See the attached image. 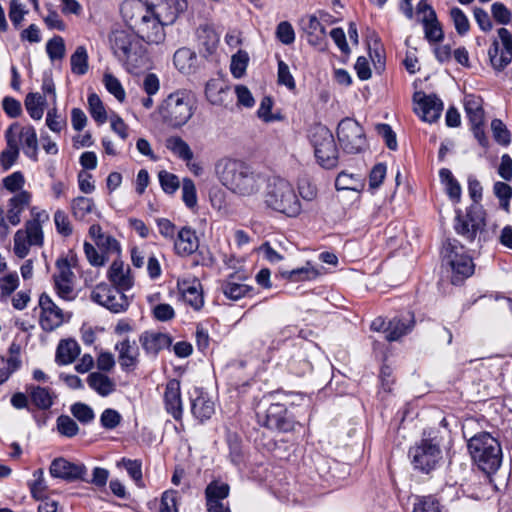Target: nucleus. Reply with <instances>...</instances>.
<instances>
[{
    "instance_id": "obj_1",
    "label": "nucleus",
    "mask_w": 512,
    "mask_h": 512,
    "mask_svg": "<svg viewBox=\"0 0 512 512\" xmlns=\"http://www.w3.org/2000/svg\"><path fill=\"white\" fill-rule=\"evenodd\" d=\"M220 183L241 198H254L266 184V177L250 165L236 159L221 160L216 166Z\"/></svg>"
},
{
    "instance_id": "obj_2",
    "label": "nucleus",
    "mask_w": 512,
    "mask_h": 512,
    "mask_svg": "<svg viewBox=\"0 0 512 512\" xmlns=\"http://www.w3.org/2000/svg\"><path fill=\"white\" fill-rule=\"evenodd\" d=\"M121 15L137 37L147 44L159 45L164 42L167 26L153 10L152 4L142 0H124Z\"/></svg>"
},
{
    "instance_id": "obj_3",
    "label": "nucleus",
    "mask_w": 512,
    "mask_h": 512,
    "mask_svg": "<svg viewBox=\"0 0 512 512\" xmlns=\"http://www.w3.org/2000/svg\"><path fill=\"white\" fill-rule=\"evenodd\" d=\"M265 187L263 201L266 208L290 218H296L302 213V203L297 190L289 180L272 177L266 179Z\"/></svg>"
},
{
    "instance_id": "obj_4",
    "label": "nucleus",
    "mask_w": 512,
    "mask_h": 512,
    "mask_svg": "<svg viewBox=\"0 0 512 512\" xmlns=\"http://www.w3.org/2000/svg\"><path fill=\"white\" fill-rule=\"evenodd\" d=\"M111 48L117 59L129 73L136 74L147 65V57L141 40L126 30H115L110 35Z\"/></svg>"
},
{
    "instance_id": "obj_5",
    "label": "nucleus",
    "mask_w": 512,
    "mask_h": 512,
    "mask_svg": "<svg viewBox=\"0 0 512 512\" xmlns=\"http://www.w3.org/2000/svg\"><path fill=\"white\" fill-rule=\"evenodd\" d=\"M467 448L473 462L487 474L495 473L502 463L499 441L488 432H481L468 440Z\"/></svg>"
},
{
    "instance_id": "obj_6",
    "label": "nucleus",
    "mask_w": 512,
    "mask_h": 512,
    "mask_svg": "<svg viewBox=\"0 0 512 512\" xmlns=\"http://www.w3.org/2000/svg\"><path fill=\"white\" fill-rule=\"evenodd\" d=\"M195 108L194 95L186 90H178L163 100L159 106V114L170 126L181 127L191 119Z\"/></svg>"
},
{
    "instance_id": "obj_7",
    "label": "nucleus",
    "mask_w": 512,
    "mask_h": 512,
    "mask_svg": "<svg viewBox=\"0 0 512 512\" xmlns=\"http://www.w3.org/2000/svg\"><path fill=\"white\" fill-rule=\"evenodd\" d=\"M443 262L452 271L454 284L463 281L474 273V263L463 245L457 240H448L442 250Z\"/></svg>"
},
{
    "instance_id": "obj_8",
    "label": "nucleus",
    "mask_w": 512,
    "mask_h": 512,
    "mask_svg": "<svg viewBox=\"0 0 512 512\" xmlns=\"http://www.w3.org/2000/svg\"><path fill=\"white\" fill-rule=\"evenodd\" d=\"M310 139L318 163L327 169L335 167L338 162V150L331 131L322 125L315 126Z\"/></svg>"
},
{
    "instance_id": "obj_9",
    "label": "nucleus",
    "mask_w": 512,
    "mask_h": 512,
    "mask_svg": "<svg viewBox=\"0 0 512 512\" xmlns=\"http://www.w3.org/2000/svg\"><path fill=\"white\" fill-rule=\"evenodd\" d=\"M491 67L502 72L512 61V33L502 27L497 30V37L491 40L487 51Z\"/></svg>"
},
{
    "instance_id": "obj_10",
    "label": "nucleus",
    "mask_w": 512,
    "mask_h": 512,
    "mask_svg": "<svg viewBox=\"0 0 512 512\" xmlns=\"http://www.w3.org/2000/svg\"><path fill=\"white\" fill-rule=\"evenodd\" d=\"M337 136L342 148L348 153H359L366 147L362 126L351 118H345L338 124Z\"/></svg>"
},
{
    "instance_id": "obj_11",
    "label": "nucleus",
    "mask_w": 512,
    "mask_h": 512,
    "mask_svg": "<svg viewBox=\"0 0 512 512\" xmlns=\"http://www.w3.org/2000/svg\"><path fill=\"white\" fill-rule=\"evenodd\" d=\"M73 257L59 258L56 261V271L53 275L54 287L57 295L65 300L72 301L76 297L75 274L72 271Z\"/></svg>"
},
{
    "instance_id": "obj_12",
    "label": "nucleus",
    "mask_w": 512,
    "mask_h": 512,
    "mask_svg": "<svg viewBox=\"0 0 512 512\" xmlns=\"http://www.w3.org/2000/svg\"><path fill=\"white\" fill-rule=\"evenodd\" d=\"M409 456L415 469L428 473L436 467L440 460L441 450L438 444L432 440L424 439L410 448Z\"/></svg>"
},
{
    "instance_id": "obj_13",
    "label": "nucleus",
    "mask_w": 512,
    "mask_h": 512,
    "mask_svg": "<svg viewBox=\"0 0 512 512\" xmlns=\"http://www.w3.org/2000/svg\"><path fill=\"white\" fill-rule=\"evenodd\" d=\"M93 301L113 313L124 312L129 306V298L125 292L106 283L98 284L92 291Z\"/></svg>"
},
{
    "instance_id": "obj_14",
    "label": "nucleus",
    "mask_w": 512,
    "mask_h": 512,
    "mask_svg": "<svg viewBox=\"0 0 512 512\" xmlns=\"http://www.w3.org/2000/svg\"><path fill=\"white\" fill-rule=\"evenodd\" d=\"M259 422L271 430L289 432L294 430L295 421L288 415L285 404L270 403L264 414L257 412Z\"/></svg>"
},
{
    "instance_id": "obj_15",
    "label": "nucleus",
    "mask_w": 512,
    "mask_h": 512,
    "mask_svg": "<svg viewBox=\"0 0 512 512\" xmlns=\"http://www.w3.org/2000/svg\"><path fill=\"white\" fill-rule=\"evenodd\" d=\"M6 132L15 140L16 145L22 148L23 153L31 160H38V139L34 127L12 124Z\"/></svg>"
},
{
    "instance_id": "obj_16",
    "label": "nucleus",
    "mask_w": 512,
    "mask_h": 512,
    "mask_svg": "<svg viewBox=\"0 0 512 512\" xmlns=\"http://www.w3.org/2000/svg\"><path fill=\"white\" fill-rule=\"evenodd\" d=\"M38 306L40 310L39 324L43 330L53 331L64 323L63 310L46 293L40 295Z\"/></svg>"
},
{
    "instance_id": "obj_17",
    "label": "nucleus",
    "mask_w": 512,
    "mask_h": 512,
    "mask_svg": "<svg viewBox=\"0 0 512 512\" xmlns=\"http://www.w3.org/2000/svg\"><path fill=\"white\" fill-rule=\"evenodd\" d=\"M43 243V233L31 224L30 228L18 230L14 235V253L19 258H25L30 251L31 246H41Z\"/></svg>"
},
{
    "instance_id": "obj_18",
    "label": "nucleus",
    "mask_w": 512,
    "mask_h": 512,
    "mask_svg": "<svg viewBox=\"0 0 512 512\" xmlns=\"http://www.w3.org/2000/svg\"><path fill=\"white\" fill-rule=\"evenodd\" d=\"M50 474L54 478L68 481L84 480L87 469L82 463H73L64 458H56L50 465Z\"/></svg>"
},
{
    "instance_id": "obj_19",
    "label": "nucleus",
    "mask_w": 512,
    "mask_h": 512,
    "mask_svg": "<svg viewBox=\"0 0 512 512\" xmlns=\"http://www.w3.org/2000/svg\"><path fill=\"white\" fill-rule=\"evenodd\" d=\"M416 113L425 122L433 123L441 115L443 110V102L435 95L416 94Z\"/></svg>"
},
{
    "instance_id": "obj_20",
    "label": "nucleus",
    "mask_w": 512,
    "mask_h": 512,
    "mask_svg": "<svg viewBox=\"0 0 512 512\" xmlns=\"http://www.w3.org/2000/svg\"><path fill=\"white\" fill-rule=\"evenodd\" d=\"M107 277L115 287L124 292L130 290L134 286V276L128 265L122 260L115 259L109 267Z\"/></svg>"
},
{
    "instance_id": "obj_21",
    "label": "nucleus",
    "mask_w": 512,
    "mask_h": 512,
    "mask_svg": "<svg viewBox=\"0 0 512 512\" xmlns=\"http://www.w3.org/2000/svg\"><path fill=\"white\" fill-rule=\"evenodd\" d=\"M163 399L166 411L171 414L174 419L179 420L183 413V402L180 382L177 379H171L167 382Z\"/></svg>"
},
{
    "instance_id": "obj_22",
    "label": "nucleus",
    "mask_w": 512,
    "mask_h": 512,
    "mask_svg": "<svg viewBox=\"0 0 512 512\" xmlns=\"http://www.w3.org/2000/svg\"><path fill=\"white\" fill-rule=\"evenodd\" d=\"M139 341L146 355L151 358H155L160 351L169 348L172 343L168 334L155 331L142 333Z\"/></svg>"
},
{
    "instance_id": "obj_23",
    "label": "nucleus",
    "mask_w": 512,
    "mask_h": 512,
    "mask_svg": "<svg viewBox=\"0 0 512 512\" xmlns=\"http://www.w3.org/2000/svg\"><path fill=\"white\" fill-rule=\"evenodd\" d=\"M115 350L118 352V362L122 370L133 371L139 362V349L134 341L128 338L117 342Z\"/></svg>"
},
{
    "instance_id": "obj_24",
    "label": "nucleus",
    "mask_w": 512,
    "mask_h": 512,
    "mask_svg": "<svg viewBox=\"0 0 512 512\" xmlns=\"http://www.w3.org/2000/svg\"><path fill=\"white\" fill-rule=\"evenodd\" d=\"M178 289L186 304L194 310H200L204 305L202 286L197 279H183L178 281Z\"/></svg>"
},
{
    "instance_id": "obj_25",
    "label": "nucleus",
    "mask_w": 512,
    "mask_h": 512,
    "mask_svg": "<svg viewBox=\"0 0 512 512\" xmlns=\"http://www.w3.org/2000/svg\"><path fill=\"white\" fill-rule=\"evenodd\" d=\"M32 201V193L29 191H20L13 195L7 202L6 219L12 226H17L21 222V215L28 208Z\"/></svg>"
},
{
    "instance_id": "obj_26",
    "label": "nucleus",
    "mask_w": 512,
    "mask_h": 512,
    "mask_svg": "<svg viewBox=\"0 0 512 512\" xmlns=\"http://www.w3.org/2000/svg\"><path fill=\"white\" fill-rule=\"evenodd\" d=\"M152 7L166 25H171L187 9V0H159Z\"/></svg>"
},
{
    "instance_id": "obj_27",
    "label": "nucleus",
    "mask_w": 512,
    "mask_h": 512,
    "mask_svg": "<svg viewBox=\"0 0 512 512\" xmlns=\"http://www.w3.org/2000/svg\"><path fill=\"white\" fill-rule=\"evenodd\" d=\"M199 247V240L196 232L188 227L184 226L177 231L174 239V250L176 254L180 256H189L193 254Z\"/></svg>"
},
{
    "instance_id": "obj_28",
    "label": "nucleus",
    "mask_w": 512,
    "mask_h": 512,
    "mask_svg": "<svg viewBox=\"0 0 512 512\" xmlns=\"http://www.w3.org/2000/svg\"><path fill=\"white\" fill-rule=\"evenodd\" d=\"M192 414L200 421H205L214 414V402L202 389L195 388L191 394Z\"/></svg>"
},
{
    "instance_id": "obj_29",
    "label": "nucleus",
    "mask_w": 512,
    "mask_h": 512,
    "mask_svg": "<svg viewBox=\"0 0 512 512\" xmlns=\"http://www.w3.org/2000/svg\"><path fill=\"white\" fill-rule=\"evenodd\" d=\"M414 323V315L411 312H407L400 317L393 318L385 328L386 339L388 341H396L400 339L413 329Z\"/></svg>"
},
{
    "instance_id": "obj_30",
    "label": "nucleus",
    "mask_w": 512,
    "mask_h": 512,
    "mask_svg": "<svg viewBox=\"0 0 512 512\" xmlns=\"http://www.w3.org/2000/svg\"><path fill=\"white\" fill-rule=\"evenodd\" d=\"M480 226V220L475 219L470 213L463 216L460 210L456 211L455 230L467 241L472 242L476 238Z\"/></svg>"
},
{
    "instance_id": "obj_31",
    "label": "nucleus",
    "mask_w": 512,
    "mask_h": 512,
    "mask_svg": "<svg viewBox=\"0 0 512 512\" xmlns=\"http://www.w3.org/2000/svg\"><path fill=\"white\" fill-rule=\"evenodd\" d=\"M321 269L312 264L310 261L302 267L292 270H283L280 272L281 277L290 282L312 281L321 275Z\"/></svg>"
},
{
    "instance_id": "obj_32",
    "label": "nucleus",
    "mask_w": 512,
    "mask_h": 512,
    "mask_svg": "<svg viewBox=\"0 0 512 512\" xmlns=\"http://www.w3.org/2000/svg\"><path fill=\"white\" fill-rule=\"evenodd\" d=\"M26 394L29 396L31 402L41 410L49 409L56 398L55 393L50 388L38 385H27Z\"/></svg>"
},
{
    "instance_id": "obj_33",
    "label": "nucleus",
    "mask_w": 512,
    "mask_h": 512,
    "mask_svg": "<svg viewBox=\"0 0 512 512\" xmlns=\"http://www.w3.org/2000/svg\"><path fill=\"white\" fill-rule=\"evenodd\" d=\"M197 43L201 51L212 54L219 43V34L210 24H202L196 30Z\"/></svg>"
},
{
    "instance_id": "obj_34",
    "label": "nucleus",
    "mask_w": 512,
    "mask_h": 512,
    "mask_svg": "<svg viewBox=\"0 0 512 512\" xmlns=\"http://www.w3.org/2000/svg\"><path fill=\"white\" fill-rule=\"evenodd\" d=\"M240 280H242V277L231 274L221 282V291L226 298L236 301L250 291V287Z\"/></svg>"
},
{
    "instance_id": "obj_35",
    "label": "nucleus",
    "mask_w": 512,
    "mask_h": 512,
    "mask_svg": "<svg viewBox=\"0 0 512 512\" xmlns=\"http://www.w3.org/2000/svg\"><path fill=\"white\" fill-rule=\"evenodd\" d=\"M173 62L181 73L190 74L196 68L197 55L191 49L183 47L174 53Z\"/></svg>"
},
{
    "instance_id": "obj_36",
    "label": "nucleus",
    "mask_w": 512,
    "mask_h": 512,
    "mask_svg": "<svg viewBox=\"0 0 512 512\" xmlns=\"http://www.w3.org/2000/svg\"><path fill=\"white\" fill-rule=\"evenodd\" d=\"M464 109L470 123L484 124L483 100L481 97L473 94L466 95Z\"/></svg>"
},
{
    "instance_id": "obj_37",
    "label": "nucleus",
    "mask_w": 512,
    "mask_h": 512,
    "mask_svg": "<svg viewBox=\"0 0 512 512\" xmlns=\"http://www.w3.org/2000/svg\"><path fill=\"white\" fill-rule=\"evenodd\" d=\"M88 385L100 396L106 397L115 391V382L107 375L93 372L87 378Z\"/></svg>"
},
{
    "instance_id": "obj_38",
    "label": "nucleus",
    "mask_w": 512,
    "mask_h": 512,
    "mask_svg": "<svg viewBox=\"0 0 512 512\" xmlns=\"http://www.w3.org/2000/svg\"><path fill=\"white\" fill-rule=\"evenodd\" d=\"M71 209L74 217L83 221H89L97 214L93 200L82 196L73 200Z\"/></svg>"
},
{
    "instance_id": "obj_39",
    "label": "nucleus",
    "mask_w": 512,
    "mask_h": 512,
    "mask_svg": "<svg viewBox=\"0 0 512 512\" xmlns=\"http://www.w3.org/2000/svg\"><path fill=\"white\" fill-rule=\"evenodd\" d=\"M80 352V347L75 340H62L56 351V361L59 364L67 365L72 363Z\"/></svg>"
},
{
    "instance_id": "obj_40",
    "label": "nucleus",
    "mask_w": 512,
    "mask_h": 512,
    "mask_svg": "<svg viewBox=\"0 0 512 512\" xmlns=\"http://www.w3.org/2000/svg\"><path fill=\"white\" fill-rule=\"evenodd\" d=\"M439 177L450 200L454 203H459L462 190L459 182L455 179L452 172L447 168H442L439 171Z\"/></svg>"
},
{
    "instance_id": "obj_41",
    "label": "nucleus",
    "mask_w": 512,
    "mask_h": 512,
    "mask_svg": "<svg viewBox=\"0 0 512 512\" xmlns=\"http://www.w3.org/2000/svg\"><path fill=\"white\" fill-rule=\"evenodd\" d=\"M228 86L219 79H211L207 82L205 95L207 100L213 105H221L225 101Z\"/></svg>"
},
{
    "instance_id": "obj_42",
    "label": "nucleus",
    "mask_w": 512,
    "mask_h": 512,
    "mask_svg": "<svg viewBox=\"0 0 512 512\" xmlns=\"http://www.w3.org/2000/svg\"><path fill=\"white\" fill-rule=\"evenodd\" d=\"M166 148L182 161L193 160L194 154L190 146L179 136H172L166 140Z\"/></svg>"
},
{
    "instance_id": "obj_43",
    "label": "nucleus",
    "mask_w": 512,
    "mask_h": 512,
    "mask_svg": "<svg viewBox=\"0 0 512 512\" xmlns=\"http://www.w3.org/2000/svg\"><path fill=\"white\" fill-rule=\"evenodd\" d=\"M412 512H447V509L432 495L416 496Z\"/></svg>"
},
{
    "instance_id": "obj_44",
    "label": "nucleus",
    "mask_w": 512,
    "mask_h": 512,
    "mask_svg": "<svg viewBox=\"0 0 512 512\" xmlns=\"http://www.w3.org/2000/svg\"><path fill=\"white\" fill-rule=\"evenodd\" d=\"M71 72L75 75H84L87 73L88 52L84 46H78L70 57Z\"/></svg>"
},
{
    "instance_id": "obj_45",
    "label": "nucleus",
    "mask_w": 512,
    "mask_h": 512,
    "mask_svg": "<svg viewBox=\"0 0 512 512\" xmlns=\"http://www.w3.org/2000/svg\"><path fill=\"white\" fill-rule=\"evenodd\" d=\"M45 98L39 93H29L25 99V107L34 120H40L44 114Z\"/></svg>"
},
{
    "instance_id": "obj_46",
    "label": "nucleus",
    "mask_w": 512,
    "mask_h": 512,
    "mask_svg": "<svg viewBox=\"0 0 512 512\" xmlns=\"http://www.w3.org/2000/svg\"><path fill=\"white\" fill-rule=\"evenodd\" d=\"M5 139H6L7 146L1 152L0 164L5 170H7L15 164V162L19 156L20 148L16 145L15 140H13L8 135L7 132H5Z\"/></svg>"
},
{
    "instance_id": "obj_47",
    "label": "nucleus",
    "mask_w": 512,
    "mask_h": 512,
    "mask_svg": "<svg viewBox=\"0 0 512 512\" xmlns=\"http://www.w3.org/2000/svg\"><path fill=\"white\" fill-rule=\"evenodd\" d=\"M88 106L91 117L99 125H102L107 121L106 109L97 94L92 93L88 96Z\"/></svg>"
},
{
    "instance_id": "obj_48",
    "label": "nucleus",
    "mask_w": 512,
    "mask_h": 512,
    "mask_svg": "<svg viewBox=\"0 0 512 512\" xmlns=\"http://www.w3.org/2000/svg\"><path fill=\"white\" fill-rule=\"evenodd\" d=\"M229 494V486L225 483L212 482L206 488L207 505L211 504V501L216 504H223L222 499L226 498Z\"/></svg>"
},
{
    "instance_id": "obj_49",
    "label": "nucleus",
    "mask_w": 512,
    "mask_h": 512,
    "mask_svg": "<svg viewBox=\"0 0 512 512\" xmlns=\"http://www.w3.org/2000/svg\"><path fill=\"white\" fill-rule=\"evenodd\" d=\"M2 185L5 190L15 195L20 193V191H25L23 189L25 185V177L22 172L15 171L3 178Z\"/></svg>"
},
{
    "instance_id": "obj_50",
    "label": "nucleus",
    "mask_w": 512,
    "mask_h": 512,
    "mask_svg": "<svg viewBox=\"0 0 512 512\" xmlns=\"http://www.w3.org/2000/svg\"><path fill=\"white\" fill-rule=\"evenodd\" d=\"M249 62L248 53L245 51H238L231 58L230 71L235 78H241L247 69Z\"/></svg>"
},
{
    "instance_id": "obj_51",
    "label": "nucleus",
    "mask_w": 512,
    "mask_h": 512,
    "mask_svg": "<svg viewBox=\"0 0 512 512\" xmlns=\"http://www.w3.org/2000/svg\"><path fill=\"white\" fill-rule=\"evenodd\" d=\"M360 183V177L359 175L347 173V172H341L336 180H335V187L337 190H358Z\"/></svg>"
},
{
    "instance_id": "obj_52",
    "label": "nucleus",
    "mask_w": 512,
    "mask_h": 512,
    "mask_svg": "<svg viewBox=\"0 0 512 512\" xmlns=\"http://www.w3.org/2000/svg\"><path fill=\"white\" fill-rule=\"evenodd\" d=\"M450 18L453 22L456 32L459 35H465L470 30V22L466 14L458 7L450 10Z\"/></svg>"
},
{
    "instance_id": "obj_53",
    "label": "nucleus",
    "mask_w": 512,
    "mask_h": 512,
    "mask_svg": "<svg viewBox=\"0 0 512 512\" xmlns=\"http://www.w3.org/2000/svg\"><path fill=\"white\" fill-rule=\"evenodd\" d=\"M33 481L29 484L31 495L36 500H42L45 497L47 489L44 472L42 469H37L33 472Z\"/></svg>"
},
{
    "instance_id": "obj_54",
    "label": "nucleus",
    "mask_w": 512,
    "mask_h": 512,
    "mask_svg": "<svg viewBox=\"0 0 512 512\" xmlns=\"http://www.w3.org/2000/svg\"><path fill=\"white\" fill-rule=\"evenodd\" d=\"M117 466H123L128 475L135 481L138 486L142 485V463L139 460H132L127 458H122Z\"/></svg>"
},
{
    "instance_id": "obj_55",
    "label": "nucleus",
    "mask_w": 512,
    "mask_h": 512,
    "mask_svg": "<svg viewBox=\"0 0 512 512\" xmlns=\"http://www.w3.org/2000/svg\"><path fill=\"white\" fill-rule=\"evenodd\" d=\"M158 179L162 190L167 194H174L180 187L178 176L166 170L158 173Z\"/></svg>"
},
{
    "instance_id": "obj_56",
    "label": "nucleus",
    "mask_w": 512,
    "mask_h": 512,
    "mask_svg": "<svg viewBox=\"0 0 512 512\" xmlns=\"http://www.w3.org/2000/svg\"><path fill=\"white\" fill-rule=\"evenodd\" d=\"M182 200L189 209H193L197 206L198 198L196 186L190 178H184L182 180Z\"/></svg>"
},
{
    "instance_id": "obj_57",
    "label": "nucleus",
    "mask_w": 512,
    "mask_h": 512,
    "mask_svg": "<svg viewBox=\"0 0 512 512\" xmlns=\"http://www.w3.org/2000/svg\"><path fill=\"white\" fill-rule=\"evenodd\" d=\"M493 192L499 199L500 207L506 212L509 211L512 187L504 182L498 181L493 186Z\"/></svg>"
},
{
    "instance_id": "obj_58",
    "label": "nucleus",
    "mask_w": 512,
    "mask_h": 512,
    "mask_svg": "<svg viewBox=\"0 0 512 512\" xmlns=\"http://www.w3.org/2000/svg\"><path fill=\"white\" fill-rule=\"evenodd\" d=\"M96 245L106 255L107 258L112 255L119 256L121 253L120 243L109 234H105L102 238H100Z\"/></svg>"
},
{
    "instance_id": "obj_59",
    "label": "nucleus",
    "mask_w": 512,
    "mask_h": 512,
    "mask_svg": "<svg viewBox=\"0 0 512 512\" xmlns=\"http://www.w3.org/2000/svg\"><path fill=\"white\" fill-rule=\"evenodd\" d=\"M103 83L108 90L118 101L123 102L125 100V91L120 81L110 73H105L103 77Z\"/></svg>"
},
{
    "instance_id": "obj_60",
    "label": "nucleus",
    "mask_w": 512,
    "mask_h": 512,
    "mask_svg": "<svg viewBox=\"0 0 512 512\" xmlns=\"http://www.w3.org/2000/svg\"><path fill=\"white\" fill-rule=\"evenodd\" d=\"M84 252L88 262L95 267L104 266L108 261L106 255L100 250V252L90 243H84Z\"/></svg>"
},
{
    "instance_id": "obj_61",
    "label": "nucleus",
    "mask_w": 512,
    "mask_h": 512,
    "mask_svg": "<svg viewBox=\"0 0 512 512\" xmlns=\"http://www.w3.org/2000/svg\"><path fill=\"white\" fill-rule=\"evenodd\" d=\"M46 51L51 60L62 59L65 55V44L63 38L56 36L49 40L46 44Z\"/></svg>"
},
{
    "instance_id": "obj_62",
    "label": "nucleus",
    "mask_w": 512,
    "mask_h": 512,
    "mask_svg": "<svg viewBox=\"0 0 512 512\" xmlns=\"http://www.w3.org/2000/svg\"><path fill=\"white\" fill-rule=\"evenodd\" d=\"M57 428L59 433L66 437H73L79 431V427L76 422L66 415H61L58 417Z\"/></svg>"
},
{
    "instance_id": "obj_63",
    "label": "nucleus",
    "mask_w": 512,
    "mask_h": 512,
    "mask_svg": "<svg viewBox=\"0 0 512 512\" xmlns=\"http://www.w3.org/2000/svg\"><path fill=\"white\" fill-rule=\"evenodd\" d=\"M423 26L428 41L439 42L443 39V31L436 17L433 20L423 22Z\"/></svg>"
},
{
    "instance_id": "obj_64",
    "label": "nucleus",
    "mask_w": 512,
    "mask_h": 512,
    "mask_svg": "<svg viewBox=\"0 0 512 512\" xmlns=\"http://www.w3.org/2000/svg\"><path fill=\"white\" fill-rule=\"evenodd\" d=\"M177 496V491H165L161 496L159 512H178Z\"/></svg>"
}]
</instances>
